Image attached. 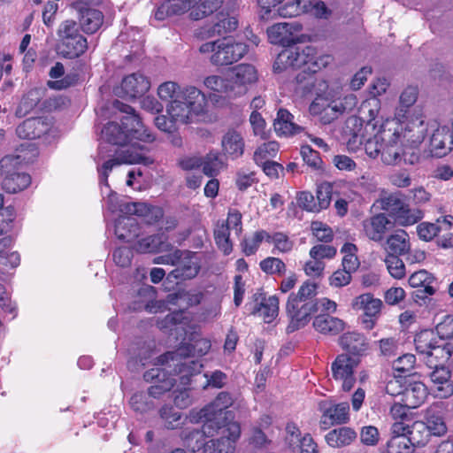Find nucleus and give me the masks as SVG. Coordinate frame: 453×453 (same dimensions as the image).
<instances>
[{
	"label": "nucleus",
	"instance_id": "obj_11",
	"mask_svg": "<svg viewBox=\"0 0 453 453\" xmlns=\"http://www.w3.org/2000/svg\"><path fill=\"white\" fill-rule=\"evenodd\" d=\"M221 436L219 439L208 440L205 453H234L235 444L241 437V426L238 422L226 423L219 432Z\"/></svg>",
	"mask_w": 453,
	"mask_h": 453
},
{
	"label": "nucleus",
	"instance_id": "obj_55",
	"mask_svg": "<svg viewBox=\"0 0 453 453\" xmlns=\"http://www.w3.org/2000/svg\"><path fill=\"white\" fill-rule=\"evenodd\" d=\"M101 193L105 200V206L108 211L111 212L119 211L120 215H127L123 211V207L127 205L129 203H124L120 201L118 195L113 192L110 188H105L104 185L101 186Z\"/></svg>",
	"mask_w": 453,
	"mask_h": 453
},
{
	"label": "nucleus",
	"instance_id": "obj_41",
	"mask_svg": "<svg viewBox=\"0 0 453 453\" xmlns=\"http://www.w3.org/2000/svg\"><path fill=\"white\" fill-rule=\"evenodd\" d=\"M436 332L441 340L445 341L442 348L445 349L446 358L453 353V316H446L436 326Z\"/></svg>",
	"mask_w": 453,
	"mask_h": 453
},
{
	"label": "nucleus",
	"instance_id": "obj_60",
	"mask_svg": "<svg viewBox=\"0 0 453 453\" xmlns=\"http://www.w3.org/2000/svg\"><path fill=\"white\" fill-rule=\"evenodd\" d=\"M269 243H273L274 249L279 252L287 253L292 250L293 249V242L288 238V236L281 232L274 233L273 234H269Z\"/></svg>",
	"mask_w": 453,
	"mask_h": 453
},
{
	"label": "nucleus",
	"instance_id": "obj_9",
	"mask_svg": "<svg viewBox=\"0 0 453 453\" xmlns=\"http://www.w3.org/2000/svg\"><path fill=\"white\" fill-rule=\"evenodd\" d=\"M133 148H134V145L126 148L117 157H111L105 160L102 165H99V162H97L101 186L104 185L105 188H109L108 176L114 166L120 165L121 164H142L149 165L153 163V160L146 156L143 148H140V151H132ZM104 153L105 147L101 145L98 151V161L105 159L106 156Z\"/></svg>",
	"mask_w": 453,
	"mask_h": 453
},
{
	"label": "nucleus",
	"instance_id": "obj_25",
	"mask_svg": "<svg viewBox=\"0 0 453 453\" xmlns=\"http://www.w3.org/2000/svg\"><path fill=\"white\" fill-rule=\"evenodd\" d=\"M150 87V82L143 74L135 73L126 76L121 83V90L129 98L144 95Z\"/></svg>",
	"mask_w": 453,
	"mask_h": 453
},
{
	"label": "nucleus",
	"instance_id": "obj_51",
	"mask_svg": "<svg viewBox=\"0 0 453 453\" xmlns=\"http://www.w3.org/2000/svg\"><path fill=\"white\" fill-rule=\"evenodd\" d=\"M269 233L265 230L255 232L250 237L245 238L242 242V250L246 256L253 255L258 250L261 242L265 241L268 242Z\"/></svg>",
	"mask_w": 453,
	"mask_h": 453
},
{
	"label": "nucleus",
	"instance_id": "obj_8",
	"mask_svg": "<svg viewBox=\"0 0 453 453\" xmlns=\"http://www.w3.org/2000/svg\"><path fill=\"white\" fill-rule=\"evenodd\" d=\"M357 98L353 94L343 97L330 100L324 96H318L310 105V113L318 116L319 120L326 125L332 123L344 112H349L356 108Z\"/></svg>",
	"mask_w": 453,
	"mask_h": 453
},
{
	"label": "nucleus",
	"instance_id": "obj_39",
	"mask_svg": "<svg viewBox=\"0 0 453 453\" xmlns=\"http://www.w3.org/2000/svg\"><path fill=\"white\" fill-rule=\"evenodd\" d=\"M409 284L412 288H424L422 291L427 296H432L436 291V280L434 277L426 270L413 273L409 278Z\"/></svg>",
	"mask_w": 453,
	"mask_h": 453
},
{
	"label": "nucleus",
	"instance_id": "obj_21",
	"mask_svg": "<svg viewBox=\"0 0 453 453\" xmlns=\"http://www.w3.org/2000/svg\"><path fill=\"white\" fill-rule=\"evenodd\" d=\"M287 311L291 318V321L287 327L288 333H292L304 326L311 319V316L317 312L314 301L302 302L293 308L288 307L287 303Z\"/></svg>",
	"mask_w": 453,
	"mask_h": 453
},
{
	"label": "nucleus",
	"instance_id": "obj_37",
	"mask_svg": "<svg viewBox=\"0 0 453 453\" xmlns=\"http://www.w3.org/2000/svg\"><path fill=\"white\" fill-rule=\"evenodd\" d=\"M342 348L353 355H361L366 349L365 338L357 332H348L339 338Z\"/></svg>",
	"mask_w": 453,
	"mask_h": 453
},
{
	"label": "nucleus",
	"instance_id": "obj_30",
	"mask_svg": "<svg viewBox=\"0 0 453 453\" xmlns=\"http://www.w3.org/2000/svg\"><path fill=\"white\" fill-rule=\"evenodd\" d=\"M221 145L224 154L232 159L240 157L244 152L245 144L242 134L235 129H229L223 135Z\"/></svg>",
	"mask_w": 453,
	"mask_h": 453
},
{
	"label": "nucleus",
	"instance_id": "obj_36",
	"mask_svg": "<svg viewBox=\"0 0 453 453\" xmlns=\"http://www.w3.org/2000/svg\"><path fill=\"white\" fill-rule=\"evenodd\" d=\"M293 115L285 109H280L273 127L280 135H293L301 132L302 127L293 122Z\"/></svg>",
	"mask_w": 453,
	"mask_h": 453
},
{
	"label": "nucleus",
	"instance_id": "obj_27",
	"mask_svg": "<svg viewBox=\"0 0 453 453\" xmlns=\"http://www.w3.org/2000/svg\"><path fill=\"white\" fill-rule=\"evenodd\" d=\"M219 432L208 433L204 429V424L202 430L185 429L181 432V438L184 445L193 452L205 453V447L208 444L205 437H212Z\"/></svg>",
	"mask_w": 453,
	"mask_h": 453
},
{
	"label": "nucleus",
	"instance_id": "obj_2",
	"mask_svg": "<svg viewBox=\"0 0 453 453\" xmlns=\"http://www.w3.org/2000/svg\"><path fill=\"white\" fill-rule=\"evenodd\" d=\"M114 105L127 115L121 119V125L109 122L102 130V139L110 144L127 145V148L134 145L132 151H140V148L145 150L143 146H138L136 142H133V139L151 142L155 140L154 134L145 127L134 108L119 101H116Z\"/></svg>",
	"mask_w": 453,
	"mask_h": 453
},
{
	"label": "nucleus",
	"instance_id": "obj_4",
	"mask_svg": "<svg viewBox=\"0 0 453 453\" xmlns=\"http://www.w3.org/2000/svg\"><path fill=\"white\" fill-rule=\"evenodd\" d=\"M331 61L328 55L317 57L312 46L296 47L283 50L277 57L273 68L283 71L288 68L303 69L304 73H315L326 67Z\"/></svg>",
	"mask_w": 453,
	"mask_h": 453
},
{
	"label": "nucleus",
	"instance_id": "obj_22",
	"mask_svg": "<svg viewBox=\"0 0 453 453\" xmlns=\"http://www.w3.org/2000/svg\"><path fill=\"white\" fill-rule=\"evenodd\" d=\"M51 124L44 118H31L24 120L16 128L18 136L21 139L34 140L47 134Z\"/></svg>",
	"mask_w": 453,
	"mask_h": 453
},
{
	"label": "nucleus",
	"instance_id": "obj_28",
	"mask_svg": "<svg viewBox=\"0 0 453 453\" xmlns=\"http://www.w3.org/2000/svg\"><path fill=\"white\" fill-rule=\"evenodd\" d=\"M427 397V388L421 381H409L403 388L401 401L412 409L419 407Z\"/></svg>",
	"mask_w": 453,
	"mask_h": 453
},
{
	"label": "nucleus",
	"instance_id": "obj_17",
	"mask_svg": "<svg viewBox=\"0 0 453 453\" xmlns=\"http://www.w3.org/2000/svg\"><path fill=\"white\" fill-rule=\"evenodd\" d=\"M91 2H73V8L79 13L80 26L87 34L96 33L103 24L104 15L96 9L90 8Z\"/></svg>",
	"mask_w": 453,
	"mask_h": 453
},
{
	"label": "nucleus",
	"instance_id": "obj_49",
	"mask_svg": "<svg viewBox=\"0 0 453 453\" xmlns=\"http://www.w3.org/2000/svg\"><path fill=\"white\" fill-rule=\"evenodd\" d=\"M260 269L266 274L283 276L286 273L287 266L279 257H268L259 263Z\"/></svg>",
	"mask_w": 453,
	"mask_h": 453
},
{
	"label": "nucleus",
	"instance_id": "obj_43",
	"mask_svg": "<svg viewBox=\"0 0 453 453\" xmlns=\"http://www.w3.org/2000/svg\"><path fill=\"white\" fill-rule=\"evenodd\" d=\"M431 436L434 435L430 433L427 429V426H426L423 421L416 420L411 422L410 435L407 436V439L411 442L413 449L415 447L426 445Z\"/></svg>",
	"mask_w": 453,
	"mask_h": 453
},
{
	"label": "nucleus",
	"instance_id": "obj_35",
	"mask_svg": "<svg viewBox=\"0 0 453 453\" xmlns=\"http://www.w3.org/2000/svg\"><path fill=\"white\" fill-rule=\"evenodd\" d=\"M170 244L166 242L165 234H157L142 238L134 245V249L139 253H154L168 250Z\"/></svg>",
	"mask_w": 453,
	"mask_h": 453
},
{
	"label": "nucleus",
	"instance_id": "obj_59",
	"mask_svg": "<svg viewBox=\"0 0 453 453\" xmlns=\"http://www.w3.org/2000/svg\"><path fill=\"white\" fill-rule=\"evenodd\" d=\"M20 156L7 155L0 160V173L3 177L9 174L19 173V167L21 164Z\"/></svg>",
	"mask_w": 453,
	"mask_h": 453
},
{
	"label": "nucleus",
	"instance_id": "obj_40",
	"mask_svg": "<svg viewBox=\"0 0 453 453\" xmlns=\"http://www.w3.org/2000/svg\"><path fill=\"white\" fill-rule=\"evenodd\" d=\"M30 183L31 177L26 173L19 172L4 177L2 187L6 192L15 194L27 188Z\"/></svg>",
	"mask_w": 453,
	"mask_h": 453
},
{
	"label": "nucleus",
	"instance_id": "obj_42",
	"mask_svg": "<svg viewBox=\"0 0 453 453\" xmlns=\"http://www.w3.org/2000/svg\"><path fill=\"white\" fill-rule=\"evenodd\" d=\"M279 312V299L276 296L263 298L259 304H256L253 314L262 316L266 323L274 319Z\"/></svg>",
	"mask_w": 453,
	"mask_h": 453
},
{
	"label": "nucleus",
	"instance_id": "obj_58",
	"mask_svg": "<svg viewBox=\"0 0 453 453\" xmlns=\"http://www.w3.org/2000/svg\"><path fill=\"white\" fill-rule=\"evenodd\" d=\"M214 238L218 247L225 253L229 254L232 250V244L229 240V230L222 223L214 231Z\"/></svg>",
	"mask_w": 453,
	"mask_h": 453
},
{
	"label": "nucleus",
	"instance_id": "obj_56",
	"mask_svg": "<svg viewBox=\"0 0 453 453\" xmlns=\"http://www.w3.org/2000/svg\"><path fill=\"white\" fill-rule=\"evenodd\" d=\"M131 408L136 412H146L154 407L153 401L146 393L140 392L134 394L129 401Z\"/></svg>",
	"mask_w": 453,
	"mask_h": 453
},
{
	"label": "nucleus",
	"instance_id": "obj_23",
	"mask_svg": "<svg viewBox=\"0 0 453 453\" xmlns=\"http://www.w3.org/2000/svg\"><path fill=\"white\" fill-rule=\"evenodd\" d=\"M393 226L385 213L376 214L363 221L365 235L374 242L382 241L385 233Z\"/></svg>",
	"mask_w": 453,
	"mask_h": 453
},
{
	"label": "nucleus",
	"instance_id": "obj_38",
	"mask_svg": "<svg viewBox=\"0 0 453 453\" xmlns=\"http://www.w3.org/2000/svg\"><path fill=\"white\" fill-rule=\"evenodd\" d=\"M313 326L319 333L336 334L343 330L344 322L338 318L322 314L314 319Z\"/></svg>",
	"mask_w": 453,
	"mask_h": 453
},
{
	"label": "nucleus",
	"instance_id": "obj_50",
	"mask_svg": "<svg viewBox=\"0 0 453 453\" xmlns=\"http://www.w3.org/2000/svg\"><path fill=\"white\" fill-rule=\"evenodd\" d=\"M423 217L424 213L421 210L411 209L406 203L405 208L397 214L395 222L399 226H407L418 222Z\"/></svg>",
	"mask_w": 453,
	"mask_h": 453
},
{
	"label": "nucleus",
	"instance_id": "obj_61",
	"mask_svg": "<svg viewBox=\"0 0 453 453\" xmlns=\"http://www.w3.org/2000/svg\"><path fill=\"white\" fill-rule=\"evenodd\" d=\"M279 150V144L276 142L271 141L260 145L254 153V160L259 164L264 159L268 157H274Z\"/></svg>",
	"mask_w": 453,
	"mask_h": 453
},
{
	"label": "nucleus",
	"instance_id": "obj_12",
	"mask_svg": "<svg viewBox=\"0 0 453 453\" xmlns=\"http://www.w3.org/2000/svg\"><path fill=\"white\" fill-rule=\"evenodd\" d=\"M228 75L234 98L245 95L249 88L258 79L257 69L250 64L235 65Z\"/></svg>",
	"mask_w": 453,
	"mask_h": 453
},
{
	"label": "nucleus",
	"instance_id": "obj_47",
	"mask_svg": "<svg viewBox=\"0 0 453 453\" xmlns=\"http://www.w3.org/2000/svg\"><path fill=\"white\" fill-rule=\"evenodd\" d=\"M350 125L353 127H359L353 133L349 132V137L347 139L346 144L349 151L356 152L360 146L364 143V135L362 134V125L357 119H349L346 123L345 134L348 135V129H350Z\"/></svg>",
	"mask_w": 453,
	"mask_h": 453
},
{
	"label": "nucleus",
	"instance_id": "obj_44",
	"mask_svg": "<svg viewBox=\"0 0 453 453\" xmlns=\"http://www.w3.org/2000/svg\"><path fill=\"white\" fill-rule=\"evenodd\" d=\"M203 84L209 89L224 94L228 98H234L229 75L226 78L219 75L208 76L204 79Z\"/></svg>",
	"mask_w": 453,
	"mask_h": 453
},
{
	"label": "nucleus",
	"instance_id": "obj_3",
	"mask_svg": "<svg viewBox=\"0 0 453 453\" xmlns=\"http://www.w3.org/2000/svg\"><path fill=\"white\" fill-rule=\"evenodd\" d=\"M419 126L421 128L415 138L414 135H411V128L403 133L402 126L397 123L382 126L381 161L385 165H396L402 162L403 157L407 153L403 144L406 138L415 146L422 142L426 131L423 120H419Z\"/></svg>",
	"mask_w": 453,
	"mask_h": 453
},
{
	"label": "nucleus",
	"instance_id": "obj_10",
	"mask_svg": "<svg viewBox=\"0 0 453 453\" xmlns=\"http://www.w3.org/2000/svg\"><path fill=\"white\" fill-rule=\"evenodd\" d=\"M61 54L68 58H79L88 50L87 38L80 32V26L74 20L63 21L58 29Z\"/></svg>",
	"mask_w": 453,
	"mask_h": 453
},
{
	"label": "nucleus",
	"instance_id": "obj_19",
	"mask_svg": "<svg viewBox=\"0 0 453 453\" xmlns=\"http://www.w3.org/2000/svg\"><path fill=\"white\" fill-rule=\"evenodd\" d=\"M414 344L418 354L430 358H446L445 349L438 344L435 335L431 330H423L416 334Z\"/></svg>",
	"mask_w": 453,
	"mask_h": 453
},
{
	"label": "nucleus",
	"instance_id": "obj_18",
	"mask_svg": "<svg viewBox=\"0 0 453 453\" xmlns=\"http://www.w3.org/2000/svg\"><path fill=\"white\" fill-rule=\"evenodd\" d=\"M181 253L170 276L181 280L193 279L200 271L199 257L196 253L189 250H181Z\"/></svg>",
	"mask_w": 453,
	"mask_h": 453
},
{
	"label": "nucleus",
	"instance_id": "obj_6",
	"mask_svg": "<svg viewBox=\"0 0 453 453\" xmlns=\"http://www.w3.org/2000/svg\"><path fill=\"white\" fill-rule=\"evenodd\" d=\"M199 52L208 55L213 65L223 66L232 65L242 58L248 52V47L243 42L224 37L203 43L199 47Z\"/></svg>",
	"mask_w": 453,
	"mask_h": 453
},
{
	"label": "nucleus",
	"instance_id": "obj_14",
	"mask_svg": "<svg viewBox=\"0 0 453 453\" xmlns=\"http://www.w3.org/2000/svg\"><path fill=\"white\" fill-rule=\"evenodd\" d=\"M357 364V357L346 354L339 355L332 364L333 377L335 380L342 382L344 391H349L355 384L354 369Z\"/></svg>",
	"mask_w": 453,
	"mask_h": 453
},
{
	"label": "nucleus",
	"instance_id": "obj_32",
	"mask_svg": "<svg viewBox=\"0 0 453 453\" xmlns=\"http://www.w3.org/2000/svg\"><path fill=\"white\" fill-rule=\"evenodd\" d=\"M384 250L388 254L396 256L408 254L411 251V242L407 232L401 229L390 234L384 243Z\"/></svg>",
	"mask_w": 453,
	"mask_h": 453
},
{
	"label": "nucleus",
	"instance_id": "obj_53",
	"mask_svg": "<svg viewBox=\"0 0 453 453\" xmlns=\"http://www.w3.org/2000/svg\"><path fill=\"white\" fill-rule=\"evenodd\" d=\"M404 199L397 194H391L381 201V207L386 211L394 219L397 214L405 208Z\"/></svg>",
	"mask_w": 453,
	"mask_h": 453
},
{
	"label": "nucleus",
	"instance_id": "obj_20",
	"mask_svg": "<svg viewBox=\"0 0 453 453\" xmlns=\"http://www.w3.org/2000/svg\"><path fill=\"white\" fill-rule=\"evenodd\" d=\"M444 413L445 406L441 402L434 403L425 411L423 423L434 436L441 437L448 432Z\"/></svg>",
	"mask_w": 453,
	"mask_h": 453
},
{
	"label": "nucleus",
	"instance_id": "obj_52",
	"mask_svg": "<svg viewBox=\"0 0 453 453\" xmlns=\"http://www.w3.org/2000/svg\"><path fill=\"white\" fill-rule=\"evenodd\" d=\"M399 257L395 254H388L384 259L389 274L396 280H401L406 275L405 265Z\"/></svg>",
	"mask_w": 453,
	"mask_h": 453
},
{
	"label": "nucleus",
	"instance_id": "obj_54",
	"mask_svg": "<svg viewBox=\"0 0 453 453\" xmlns=\"http://www.w3.org/2000/svg\"><path fill=\"white\" fill-rule=\"evenodd\" d=\"M380 108V102L378 98L372 97L364 101L359 108L360 119L363 121L371 122L376 119Z\"/></svg>",
	"mask_w": 453,
	"mask_h": 453
},
{
	"label": "nucleus",
	"instance_id": "obj_1",
	"mask_svg": "<svg viewBox=\"0 0 453 453\" xmlns=\"http://www.w3.org/2000/svg\"><path fill=\"white\" fill-rule=\"evenodd\" d=\"M157 95L168 103L167 116L159 115L154 119L157 127L164 132L172 133L177 125L191 123L206 112L207 97L195 86L181 88L174 81H165L157 88Z\"/></svg>",
	"mask_w": 453,
	"mask_h": 453
},
{
	"label": "nucleus",
	"instance_id": "obj_5",
	"mask_svg": "<svg viewBox=\"0 0 453 453\" xmlns=\"http://www.w3.org/2000/svg\"><path fill=\"white\" fill-rule=\"evenodd\" d=\"M234 403L232 395L227 392H220L209 404L199 411H192L189 419L192 423L204 422V429L208 433L219 432L226 423L232 422V412L227 409Z\"/></svg>",
	"mask_w": 453,
	"mask_h": 453
},
{
	"label": "nucleus",
	"instance_id": "obj_33",
	"mask_svg": "<svg viewBox=\"0 0 453 453\" xmlns=\"http://www.w3.org/2000/svg\"><path fill=\"white\" fill-rule=\"evenodd\" d=\"M453 141L447 127H438L430 139L431 152L437 157H443L451 150Z\"/></svg>",
	"mask_w": 453,
	"mask_h": 453
},
{
	"label": "nucleus",
	"instance_id": "obj_31",
	"mask_svg": "<svg viewBox=\"0 0 453 453\" xmlns=\"http://www.w3.org/2000/svg\"><path fill=\"white\" fill-rule=\"evenodd\" d=\"M131 215H119L115 222V234L118 239L132 242L140 235V226Z\"/></svg>",
	"mask_w": 453,
	"mask_h": 453
},
{
	"label": "nucleus",
	"instance_id": "obj_45",
	"mask_svg": "<svg viewBox=\"0 0 453 453\" xmlns=\"http://www.w3.org/2000/svg\"><path fill=\"white\" fill-rule=\"evenodd\" d=\"M188 323V319L185 316L184 311H177L166 315L157 322V325L160 329L172 332L179 327L183 329Z\"/></svg>",
	"mask_w": 453,
	"mask_h": 453
},
{
	"label": "nucleus",
	"instance_id": "obj_7",
	"mask_svg": "<svg viewBox=\"0 0 453 453\" xmlns=\"http://www.w3.org/2000/svg\"><path fill=\"white\" fill-rule=\"evenodd\" d=\"M211 342L207 339L201 338L191 346L180 348L176 352H167L157 357V365H165L170 361H178L179 357H183V361L173 364L175 366L174 372L178 373H184L186 375H192L198 372L202 365L198 361L190 359L191 357H202L207 354L211 349Z\"/></svg>",
	"mask_w": 453,
	"mask_h": 453
},
{
	"label": "nucleus",
	"instance_id": "obj_63",
	"mask_svg": "<svg viewBox=\"0 0 453 453\" xmlns=\"http://www.w3.org/2000/svg\"><path fill=\"white\" fill-rule=\"evenodd\" d=\"M416 363V357L412 354H404L393 362V369L402 374L411 372Z\"/></svg>",
	"mask_w": 453,
	"mask_h": 453
},
{
	"label": "nucleus",
	"instance_id": "obj_26",
	"mask_svg": "<svg viewBox=\"0 0 453 453\" xmlns=\"http://www.w3.org/2000/svg\"><path fill=\"white\" fill-rule=\"evenodd\" d=\"M357 438V432L349 426H339L328 431L325 435L326 444L334 449L351 445Z\"/></svg>",
	"mask_w": 453,
	"mask_h": 453
},
{
	"label": "nucleus",
	"instance_id": "obj_34",
	"mask_svg": "<svg viewBox=\"0 0 453 453\" xmlns=\"http://www.w3.org/2000/svg\"><path fill=\"white\" fill-rule=\"evenodd\" d=\"M351 306L357 311H362L367 318H375L380 312L382 302L367 293L354 298Z\"/></svg>",
	"mask_w": 453,
	"mask_h": 453
},
{
	"label": "nucleus",
	"instance_id": "obj_62",
	"mask_svg": "<svg viewBox=\"0 0 453 453\" xmlns=\"http://www.w3.org/2000/svg\"><path fill=\"white\" fill-rule=\"evenodd\" d=\"M203 165V171L208 176L217 175L223 166V164L217 153H210L206 156Z\"/></svg>",
	"mask_w": 453,
	"mask_h": 453
},
{
	"label": "nucleus",
	"instance_id": "obj_48",
	"mask_svg": "<svg viewBox=\"0 0 453 453\" xmlns=\"http://www.w3.org/2000/svg\"><path fill=\"white\" fill-rule=\"evenodd\" d=\"M414 449L407 436H391L382 453H413Z\"/></svg>",
	"mask_w": 453,
	"mask_h": 453
},
{
	"label": "nucleus",
	"instance_id": "obj_16",
	"mask_svg": "<svg viewBox=\"0 0 453 453\" xmlns=\"http://www.w3.org/2000/svg\"><path fill=\"white\" fill-rule=\"evenodd\" d=\"M429 378L432 383L431 390L435 397L445 399L453 395V380L448 367L435 365Z\"/></svg>",
	"mask_w": 453,
	"mask_h": 453
},
{
	"label": "nucleus",
	"instance_id": "obj_13",
	"mask_svg": "<svg viewBox=\"0 0 453 453\" xmlns=\"http://www.w3.org/2000/svg\"><path fill=\"white\" fill-rule=\"evenodd\" d=\"M319 410L321 411L319 425L323 430L334 425L346 424L349 420V405L347 402L334 403L324 401L319 403Z\"/></svg>",
	"mask_w": 453,
	"mask_h": 453
},
{
	"label": "nucleus",
	"instance_id": "obj_46",
	"mask_svg": "<svg viewBox=\"0 0 453 453\" xmlns=\"http://www.w3.org/2000/svg\"><path fill=\"white\" fill-rule=\"evenodd\" d=\"M317 284L306 281L299 288L297 294H291L288 297V307L297 306L302 302L312 301L316 296Z\"/></svg>",
	"mask_w": 453,
	"mask_h": 453
},
{
	"label": "nucleus",
	"instance_id": "obj_24",
	"mask_svg": "<svg viewBox=\"0 0 453 453\" xmlns=\"http://www.w3.org/2000/svg\"><path fill=\"white\" fill-rule=\"evenodd\" d=\"M122 211L128 215H136L143 219L148 225H153L159 221L163 216V210L158 206L150 205L145 203H131L125 205Z\"/></svg>",
	"mask_w": 453,
	"mask_h": 453
},
{
	"label": "nucleus",
	"instance_id": "obj_57",
	"mask_svg": "<svg viewBox=\"0 0 453 453\" xmlns=\"http://www.w3.org/2000/svg\"><path fill=\"white\" fill-rule=\"evenodd\" d=\"M159 414L167 429H176L180 426L181 414L173 407L163 406L159 411Z\"/></svg>",
	"mask_w": 453,
	"mask_h": 453
},
{
	"label": "nucleus",
	"instance_id": "obj_29",
	"mask_svg": "<svg viewBox=\"0 0 453 453\" xmlns=\"http://www.w3.org/2000/svg\"><path fill=\"white\" fill-rule=\"evenodd\" d=\"M302 29L299 24L282 22L273 25L267 29L268 39L273 44H285L292 40L295 32Z\"/></svg>",
	"mask_w": 453,
	"mask_h": 453
},
{
	"label": "nucleus",
	"instance_id": "obj_15",
	"mask_svg": "<svg viewBox=\"0 0 453 453\" xmlns=\"http://www.w3.org/2000/svg\"><path fill=\"white\" fill-rule=\"evenodd\" d=\"M238 19L228 14L219 13L212 24H208L200 28L197 35L202 39H209L215 36H222L235 31L238 27Z\"/></svg>",
	"mask_w": 453,
	"mask_h": 453
},
{
	"label": "nucleus",
	"instance_id": "obj_64",
	"mask_svg": "<svg viewBox=\"0 0 453 453\" xmlns=\"http://www.w3.org/2000/svg\"><path fill=\"white\" fill-rule=\"evenodd\" d=\"M333 194V186L328 182L321 183L317 188V200L319 211L329 206Z\"/></svg>",
	"mask_w": 453,
	"mask_h": 453
}]
</instances>
